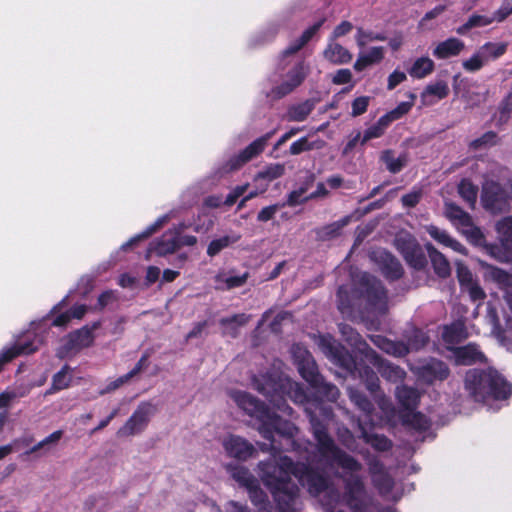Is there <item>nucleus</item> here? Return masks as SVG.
I'll return each instance as SVG.
<instances>
[{"mask_svg": "<svg viewBox=\"0 0 512 512\" xmlns=\"http://www.w3.org/2000/svg\"><path fill=\"white\" fill-rule=\"evenodd\" d=\"M261 479L278 502L280 512H296L293 507L297 486L292 475L312 494H318L327 487L326 478L304 464L293 466L286 456H274L268 463L260 465Z\"/></svg>", "mask_w": 512, "mask_h": 512, "instance_id": "nucleus-1", "label": "nucleus"}, {"mask_svg": "<svg viewBox=\"0 0 512 512\" xmlns=\"http://www.w3.org/2000/svg\"><path fill=\"white\" fill-rule=\"evenodd\" d=\"M465 388L478 402L506 399L512 391L511 386L494 370H470L466 374Z\"/></svg>", "mask_w": 512, "mask_h": 512, "instance_id": "nucleus-2", "label": "nucleus"}, {"mask_svg": "<svg viewBox=\"0 0 512 512\" xmlns=\"http://www.w3.org/2000/svg\"><path fill=\"white\" fill-rule=\"evenodd\" d=\"M231 397L240 408L263 422V426H265L264 433H270L271 429L289 437L294 436L296 433L297 429L293 424L282 421L278 415L264 408L263 405L249 394L242 391H234L231 393Z\"/></svg>", "mask_w": 512, "mask_h": 512, "instance_id": "nucleus-3", "label": "nucleus"}, {"mask_svg": "<svg viewBox=\"0 0 512 512\" xmlns=\"http://www.w3.org/2000/svg\"><path fill=\"white\" fill-rule=\"evenodd\" d=\"M500 246H487L484 249L493 258L500 262H512V216H507L495 225Z\"/></svg>", "mask_w": 512, "mask_h": 512, "instance_id": "nucleus-4", "label": "nucleus"}, {"mask_svg": "<svg viewBox=\"0 0 512 512\" xmlns=\"http://www.w3.org/2000/svg\"><path fill=\"white\" fill-rule=\"evenodd\" d=\"M315 436L318 440L319 450L322 457L331 463L346 469L350 472L359 470L360 465L350 456L337 450L327 433L322 429H315Z\"/></svg>", "mask_w": 512, "mask_h": 512, "instance_id": "nucleus-5", "label": "nucleus"}, {"mask_svg": "<svg viewBox=\"0 0 512 512\" xmlns=\"http://www.w3.org/2000/svg\"><path fill=\"white\" fill-rule=\"evenodd\" d=\"M155 411L156 408L153 404L142 402L125 424L117 431V436L122 438L140 434L147 427Z\"/></svg>", "mask_w": 512, "mask_h": 512, "instance_id": "nucleus-6", "label": "nucleus"}, {"mask_svg": "<svg viewBox=\"0 0 512 512\" xmlns=\"http://www.w3.org/2000/svg\"><path fill=\"white\" fill-rule=\"evenodd\" d=\"M481 201L483 206L492 213H502L510 209L507 191L492 180L483 183Z\"/></svg>", "mask_w": 512, "mask_h": 512, "instance_id": "nucleus-7", "label": "nucleus"}, {"mask_svg": "<svg viewBox=\"0 0 512 512\" xmlns=\"http://www.w3.org/2000/svg\"><path fill=\"white\" fill-rule=\"evenodd\" d=\"M232 477L240 484L245 486L250 494V497L252 501L256 505H263L261 508L262 512H270L265 504V495L264 493L258 488L257 481L254 479V477L249 473V471L244 467H235L232 472Z\"/></svg>", "mask_w": 512, "mask_h": 512, "instance_id": "nucleus-8", "label": "nucleus"}, {"mask_svg": "<svg viewBox=\"0 0 512 512\" xmlns=\"http://www.w3.org/2000/svg\"><path fill=\"white\" fill-rule=\"evenodd\" d=\"M271 133L262 136L255 141H253L249 146H247L243 151H241L238 155L231 158L226 166L228 171L237 170L242 167L245 163L249 162L256 156H258L266 147L268 140L271 137Z\"/></svg>", "mask_w": 512, "mask_h": 512, "instance_id": "nucleus-9", "label": "nucleus"}, {"mask_svg": "<svg viewBox=\"0 0 512 512\" xmlns=\"http://www.w3.org/2000/svg\"><path fill=\"white\" fill-rule=\"evenodd\" d=\"M97 326V324H94L92 328L83 327L71 333L68 337L65 354L78 352L84 348L90 347L94 342L93 330L96 329Z\"/></svg>", "mask_w": 512, "mask_h": 512, "instance_id": "nucleus-10", "label": "nucleus"}, {"mask_svg": "<svg viewBox=\"0 0 512 512\" xmlns=\"http://www.w3.org/2000/svg\"><path fill=\"white\" fill-rule=\"evenodd\" d=\"M225 451L232 457L246 460L252 456L254 448L243 438L230 435L223 440Z\"/></svg>", "mask_w": 512, "mask_h": 512, "instance_id": "nucleus-11", "label": "nucleus"}, {"mask_svg": "<svg viewBox=\"0 0 512 512\" xmlns=\"http://www.w3.org/2000/svg\"><path fill=\"white\" fill-rule=\"evenodd\" d=\"M419 377L426 383H433L436 380H444L449 374L447 366L438 360H431L418 367Z\"/></svg>", "mask_w": 512, "mask_h": 512, "instance_id": "nucleus-12", "label": "nucleus"}, {"mask_svg": "<svg viewBox=\"0 0 512 512\" xmlns=\"http://www.w3.org/2000/svg\"><path fill=\"white\" fill-rule=\"evenodd\" d=\"M454 226L461 232L472 244L477 246H483L485 244V238L477 226L474 225L471 217L468 213H465Z\"/></svg>", "mask_w": 512, "mask_h": 512, "instance_id": "nucleus-13", "label": "nucleus"}, {"mask_svg": "<svg viewBox=\"0 0 512 512\" xmlns=\"http://www.w3.org/2000/svg\"><path fill=\"white\" fill-rule=\"evenodd\" d=\"M323 58L334 65L347 64L352 60V54L344 46L330 39L323 50Z\"/></svg>", "mask_w": 512, "mask_h": 512, "instance_id": "nucleus-14", "label": "nucleus"}, {"mask_svg": "<svg viewBox=\"0 0 512 512\" xmlns=\"http://www.w3.org/2000/svg\"><path fill=\"white\" fill-rule=\"evenodd\" d=\"M463 49V41L452 37L437 43L432 54L438 59H447L459 55Z\"/></svg>", "mask_w": 512, "mask_h": 512, "instance_id": "nucleus-15", "label": "nucleus"}, {"mask_svg": "<svg viewBox=\"0 0 512 512\" xmlns=\"http://www.w3.org/2000/svg\"><path fill=\"white\" fill-rule=\"evenodd\" d=\"M449 93V87L444 81L431 83L421 94V102L424 106H430L445 98Z\"/></svg>", "mask_w": 512, "mask_h": 512, "instance_id": "nucleus-16", "label": "nucleus"}, {"mask_svg": "<svg viewBox=\"0 0 512 512\" xmlns=\"http://www.w3.org/2000/svg\"><path fill=\"white\" fill-rule=\"evenodd\" d=\"M178 248L179 243L177 241V237H167V235H164L157 242L150 244L149 248L147 249L145 258L149 260L153 253H155L157 256H166L168 254L174 253Z\"/></svg>", "mask_w": 512, "mask_h": 512, "instance_id": "nucleus-17", "label": "nucleus"}, {"mask_svg": "<svg viewBox=\"0 0 512 512\" xmlns=\"http://www.w3.org/2000/svg\"><path fill=\"white\" fill-rule=\"evenodd\" d=\"M384 58V48L380 46L371 47L366 51L358 54V57L353 65L356 71H363L368 66L379 63Z\"/></svg>", "mask_w": 512, "mask_h": 512, "instance_id": "nucleus-18", "label": "nucleus"}, {"mask_svg": "<svg viewBox=\"0 0 512 512\" xmlns=\"http://www.w3.org/2000/svg\"><path fill=\"white\" fill-rule=\"evenodd\" d=\"M308 66L304 62L298 63L287 75L282 86L280 93L286 94L292 91L295 87L299 86L308 73Z\"/></svg>", "mask_w": 512, "mask_h": 512, "instance_id": "nucleus-19", "label": "nucleus"}, {"mask_svg": "<svg viewBox=\"0 0 512 512\" xmlns=\"http://www.w3.org/2000/svg\"><path fill=\"white\" fill-rule=\"evenodd\" d=\"M452 352L456 364L459 365H469L483 358L482 353L478 351L477 347L471 344L455 348Z\"/></svg>", "mask_w": 512, "mask_h": 512, "instance_id": "nucleus-20", "label": "nucleus"}, {"mask_svg": "<svg viewBox=\"0 0 512 512\" xmlns=\"http://www.w3.org/2000/svg\"><path fill=\"white\" fill-rule=\"evenodd\" d=\"M467 336L468 334L461 322H456L450 326H446L442 333V337L444 342L447 344V348L452 351L455 349L453 348V345L463 341Z\"/></svg>", "mask_w": 512, "mask_h": 512, "instance_id": "nucleus-21", "label": "nucleus"}, {"mask_svg": "<svg viewBox=\"0 0 512 512\" xmlns=\"http://www.w3.org/2000/svg\"><path fill=\"white\" fill-rule=\"evenodd\" d=\"M325 146V141L320 138H313L310 135L301 137L290 146L289 153L298 155L311 150H319Z\"/></svg>", "mask_w": 512, "mask_h": 512, "instance_id": "nucleus-22", "label": "nucleus"}, {"mask_svg": "<svg viewBox=\"0 0 512 512\" xmlns=\"http://www.w3.org/2000/svg\"><path fill=\"white\" fill-rule=\"evenodd\" d=\"M146 363H147V357L146 356L141 357V359L137 362L135 367L130 372L109 382L107 384V386L100 393L105 394V393L113 392V391L117 390L118 388H120L121 386H123L124 384L128 383L135 375L140 373L146 367Z\"/></svg>", "mask_w": 512, "mask_h": 512, "instance_id": "nucleus-23", "label": "nucleus"}, {"mask_svg": "<svg viewBox=\"0 0 512 512\" xmlns=\"http://www.w3.org/2000/svg\"><path fill=\"white\" fill-rule=\"evenodd\" d=\"M364 497V488L358 478L351 479L347 484V503L354 512H358Z\"/></svg>", "mask_w": 512, "mask_h": 512, "instance_id": "nucleus-24", "label": "nucleus"}, {"mask_svg": "<svg viewBox=\"0 0 512 512\" xmlns=\"http://www.w3.org/2000/svg\"><path fill=\"white\" fill-rule=\"evenodd\" d=\"M426 231L440 244L450 247L454 251L465 253V248L458 241L451 238L446 231L441 230L434 225L427 226Z\"/></svg>", "mask_w": 512, "mask_h": 512, "instance_id": "nucleus-25", "label": "nucleus"}, {"mask_svg": "<svg viewBox=\"0 0 512 512\" xmlns=\"http://www.w3.org/2000/svg\"><path fill=\"white\" fill-rule=\"evenodd\" d=\"M169 220L168 215L159 217L152 225L147 227L142 233L132 237L126 243L121 246V249L127 251L133 246L137 245L140 241L147 239L157 230H159Z\"/></svg>", "mask_w": 512, "mask_h": 512, "instance_id": "nucleus-26", "label": "nucleus"}, {"mask_svg": "<svg viewBox=\"0 0 512 512\" xmlns=\"http://www.w3.org/2000/svg\"><path fill=\"white\" fill-rule=\"evenodd\" d=\"M371 340L378 346L381 350L385 351L388 354L394 356H404L409 352V348L399 342H393L389 339H386L382 336H373Z\"/></svg>", "mask_w": 512, "mask_h": 512, "instance_id": "nucleus-27", "label": "nucleus"}, {"mask_svg": "<svg viewBox=\"0 0 512 512\" xmlns=\"http://www.w3.org/2000/svg\"><path fill=\"white\" fill-rule=\"evenodd\" d=\"M248 321L249 317L244 314L221 319L220 324L223 334L232 338L237 337L239 328L244 326Z\"/></svg>", "mask_w": 512, "mask_h": 512, "instance_id": "nucleus-28", "label": "nucleus"}, {"mask_svg": "<svg viewBox=\"0 0 512 512\" xmlns=\"http://www.w3.org/2000/svg\"><path fill=\"white\" fill-rule=\"evenodd\" d=\"M372 479L375 486L382 495H387L393 485L391 478L384 471L383 467L375 464L371 467Z\"/></svg>", "mask_w": 512, "mask_h": 512, "instance_id": "nucleus-29", "label": "nucleus"}, {"mask_svg": "<svg viewBox=\"0 0 512 512\" xmlns=\"http://www.w3.org/2000/svg\"><path fill=\"white\" fill-rule=\"evenodd\" d=\"M426 249L429 253L435 272L440 277L448 276L450 273V265L445 257L430 244L426 245Z\"/></svg>", "mask_w": 512, "mask_h": 512, "instance_id": "nucleus-30", "label": "nucleus"}, {"mask_svg": "<svg viewBox=\"0 0 512 512\" xmlns=\"http://www.w3.org/2000/svg\"><path fill=\"white\" fill-rule=\"evenodd\" d=\"M434 62L429 57H420L414 61L409 74L413 78L421 79L431 74L434 70Z\"/></svg>", "mask_w": 512, "mask_h": 512, "instance_id": "nucleus-31", "label": "nucleus"}, {"mask_svg": "<svg viewBox=\"0 0 512 512\" xmlns=\"http://www.w3.org/2000/svg\"><path fill=\"white\" fill-rule=\"evenodd\" d=\"M374 365L377 367L378 372L381 375L391 381H397L403 378L404 372L397 366L380 360L378 357H374Z\"/></svg>", "mask_w": 512, "mask_h": 512, "instance_id": "nucleus-32", "label": "nucleus"}, {"mask_svg": "<svg viewBox=\"0 0 512 512\" xmlns=\"http://www.w3.org/2000/svg\"><path fill=\"white\" fill-rule=\"evenodd\" d=\"M396 395L401 405L407 410H413L419 399L418 392L406 386L397 387Z\"/></svg>", "mask_w": 512, "mask_h": 512, "instance_id": "nucleus-33", "label": "nucleus"}, {"mask_svg": "<svg viewBox=\"0 0 512 512\" xmlns=\"http://www.w3.org/2000/svg\"><path fill=\"white\" fill-rule=\"evenodd\" d=\"M323 21H319L313 26L306 29L299 39H297L294 43H292L286 50H284V55H291L300 50L319 30Z\"/></svg>", "mask_w": 512, "mask_h": 512, "instance_id": "nucleus-34", "label": "nucleus"}, {"mask_svg": "<svg viewBox=\"0 0 512 512\" xmlns=\"http://www.w3.org/2000/svg\"><path fill=\"white\" fill-rule=\"evenodd\" d=\"M387 127L388 124L380 117L374 125L367 128L363 133L361 132V145H365L370 140L381 137Z\"/></svg>", "mask_w": 512, "mask_h": 512, "instance_id": "nucleus-35", "label": "nucleus"}, {"mask_svg": "<svg viewBox=\"0 0 512 512\" xmlns=\"http://www.w3.org/2000/svg\"><path fill=\"white\" fill-rule=\"evenodd\" d=\"M284 174V166L282 164H272L268 166L265 170L259 172L255 178V182L265 181L264 183L269 184L274 179L281 177Z\"/></svg>", "mask_w": 512, "mask_h": 512, "instance_id": "nucleus-36", "label": "nucleus"}, {"mask_svg": "<svg viewBox=\"0 0 512 512\" xmlns=\"http://www.w3.org/2000/svg\"><path fill=\"white\" fill-rule=\"evenodd\" d=\"M494 18H490L483 15H472L466 23H464L462 26L458 27L456 32L458 34L464 35L466 34L470 29L475 27H483L491 24L493 22Z\"/></svg>", "mask_w": 512, "mask_h": 512, "instance_id": "nucleus-37", "label": "nucleus"}, {"mask_svg": "<svg viewBox=\"0 0 512 512\" xmlns=\"http://www.w3.org/2000/svg\"><path fill=\"white\" fill-rule=\"evenodd\" d=\"M381 159L386 164L387 169L392 173L399 172L407 163V157L405 155L395 157L391 151H385Z\"/></svg>", "mask_w": 512, "mask_h": 512, "instance_id": "nucleus-38", "label": "nucleus"}, {"mask_svg": "<svg viewBox=\"0 0 512 512\" xmlns=\"http://www.w3.org/2000/svg\"><path fill=\"white\" fill-rule=\"evenodd\" d=\"M380 256L385 262L383 272L390 278H398L401 276V266L399 262L389 253L380 252Z\"/></svg>", "mask_w": 512, "mask_h": 512, "instance_id": "nucleus-39", "label": "nucleus"}, {"mask_svg": "<svg viewBox=\"0 0 512 512\" xmlns=\"http://www.w3.org/2000/svg\"><path fill=\"white\" fill-rule=\"evenodd\" d=\"M71 379L72 375L70 373V368L68 366H64L58 373L54 375L52 388L47 393L67 388L71 382Z\"/></svg>", "mask_w": 512, "mask_h": 512, "instance_id": "nucleus-40", "label": "nucleus"}, {"mask_svg": "<svg viewBox=\"0 0 512 512\" xmlns=\"http://www.w3.org/2000/svg\"><path fill=\"white\" fill-rule=\"evenodd\" d=\"M506 51V44L504 43H487L483 45L479 52L482 54L485 62L490 59H495L504 54Z\"/></svg>", "mask_w": 512, "mask_h": 512, "instance_id": "nucleus-41", "label": "nucleus"}, {"mask_svg": "<svg viewBox=\"0 0 512 512\" xmlns=\"http://www.w3.org/2000/svg\"><path fill=\"white\" fill-rule=\"evenodd\" d=\"M62 435L63 433L61 430L54 431L53 433L45 437L42 441L34 445L29 452L34 453L39 450L49 451L51 448L57 445V443L62 438Z\"/></svg>", "mask_w": 512, "mask_h": 512, "instance_id": "nucleus-42", "label": "nucleus"}, {"mask_svg": "<svg viewBox=\"0 0 512 512\" xmlns=\"http://www.w3.org/2000/svg\"><path fill=\"white\" fill-rule=\"evenodd\" d=\"M238 240V237L233 236H223L218 239L212 240L207 248V254L211 257L217 255L222 251L224 248L228 247L230 244L236 242Z\"/></svg>", "mask_w": 512, "mask_h": 512, "instance_id": "nucleus-43", "label": "nucleus"}, {"mask_svg": "<svg viewBox=\"0 0 512 512\" xmlns=\"http://www.w3.org/2000/svg\"><path fill=\"white\" fill-rule=\"evenodd\" d=\"M459 194L470 205H474L477 199L478 189L469 180H462L458 187Z\"/></svg>", "mask_w": 512, "mask_h": 512, "instance_id": "nucleus-44", "label": "nucleus"}, {"mask_svg": "<svg viewBox=\"0 0 512 512\" xmlns=\"http://www.w3.org/2000/svg\"><path fill=\"white\" fill-rule=\"evenodd\" d=\"M313 104L311 102H305L300 105L292 107L288 112V119L290 121H303L311 113Z\"/></svg>", "mask_w": 512, "mask_h": 512, "instance_id": "nucleus-45", "label": "nucleus"}, {"mask_svg": "<svg viewBox=\"0 0 512 512\" xmlns=\"http://www.w3.org/2000/svg\"><path fill=\"white\" fill-rule=\"evenodd\" d=\"M413 106L412 102H401L395 109L386 113L382 116L383 120L388 124V126L395 120L401 118L403 115L408 113Z\"/></svg>", "mask_w": 512, "mask_h": 512, "instance_id": "nucleus-46", "label": "nucleus"}, {"mask_svg": "<svg viewBox=\"0 0 512 512\" xmlns=\"http://www.w3.org/2000/svg\"><path fill=\"white\" fill-rule=\"evenodd\" d=\"M406 260L415 268H422L425 264V257L420 248L413 247L411 250H403Z\"/></svg>", "mask_w": 512, "mask_h": 512, "instance_id": "nucleus-47", "label": "nucleus"}, {"mask_svg": "<svg viewBox=\"0 0 512 512\" xmlns=\"http://www.w3.org/2000/svg\"><path fill=\"white\" fill-rule=\"evenodd\" d=\"M356 43L359 47L363 48L367 44L378 41V40H384V37L380 34H375L372 32L364 31L363 29L359 28L357 29V33L355 36Z\"/></svg>", "mask_w": 512, "mask_h": 512, "instance_id": "nucleus-48", "label": "nucleus"}, {"mask_svg": "<svg viewBox=\"0 0 512 512\" xmlns=\"http://www.w3.org/2000/svg\"><path fill=\"white\" fill-rule=\"evenodd\" d=\"M367 281V293L368 296H374L379 301L383 300L385 298V292L383 290V287L379 281H377L375 278L370 276H365Z\"/></svg>", "mask_w": 512, "mask_h": 512, "instance_id": "nucleus-49", "label": "nucleus"}, {"mask_svg": "<svg viewBox=\"0 0 512 512\" xmlns=\"http://www.w3.org/2000/svg\"><path fill=\"white\" fill-rule=\"evenodd\" d=\"M485 60L479 50L473 54L469 59L462 62V66L466 71L475 72L480 70L485 64Z\"/></svg>", "mask_w": 512, "mask_h": 512, "instance_id": "nucleus-50", "label": "nucleus"}, {"mask_svg": "<svg viewBox=\"0 0 512 512\" xmlns=\"http://www.w3.org/2000/svg\"><path fill=\"white\" fill-rule=\"evenodd\" d=\"M446 8H447L446 5L441 4V5L435 6L433 9L427 11L418 23L419 28H421V29L428 28V23L431 20L440 16L442 13H444Z\"/></svg>", "mask_w": 512, "mask_h": 512, "instance_id": "nucleus-51", "label": "nucleus"}, {"mask_svg": "<svg viewBox=\"0 0 512 512\" xmlns=\"http://www.w3.org/2000/svg\"><path fill=\"white\" fill-rule=\"evenodd\" d=\"M370 102V97L368 96H360L353 100L352 102V111L351 115L353 117H357L366 112L367 107Z\"/></svg>", "mask_w": 512, "mask_h": 512, "instance_id": "nucleus-52", "label": "nucleus"}, {"mask_svg": "<svg viewBox=\"0 0 512 512\" xmlns=\"http://www.w3.org/2000/svg\"><path fill=\"white\" fill-rule=\"evenodd\" d=\"M456 272H457L458 280L462 286V289L469 286L470 283H474L471 272L463 264H461V263L456 264Z\"/></svg>", "mask_w": 512, "mask_h": 512, "instance_id": "nucleus-53", "label": "nucleus"}, {"mask_svg": "<svg viewBox=\"0 0 512 512\" xmlns=\"http://www.w3.org/2000/svg\"><path fill=\"white\" fill-rule=\"evenodd\" d=\"M306 366H307V368H305L304 366L299 368L302 376L308 382L312 383L313 385L318 384L316 368H315V365H314L313 361H310L309 359H307L306 360Z\"/></svg>", "mask_w": 512, "mask_h": 512, "instance_id": "nucleus-54", "label": "nucleus"}, {"mask_svg": "<svg viewBox=\"0 0 512 512\" xmlns=\"http://www.w3.org/2000/svg\"><path fill=\"white\" fill-rule=\"evenodd\" d=\"M465 213L466 212H464L460 207L452 203L445 204V216L452 222L453 225L459 221Z\"/></svg>", "mask_w": 512, "mask_h": 512, "instance_id": "nucleus-55", "label": "nucleus"}, {"mask_svg": "<svg viewBox=\"0 0 512 512\" xmlns=\"http://www.w3.org/2000/svg\"><path fill=\"white\" fill-rule=\"evenodd\" d=\"M353 75L349 69H339L332 76L331 81L336 85H343L352 81Z\"/></svg>", "mask_w": 512, "mask_h": 512, "instance_id": "nucleus-56", "label": "nucleus"}, {"mask_svg": "<svg viewBox=\"0 0 512 512\" xmlns=\"http://www.w3.org/2000/svg\"><path fill=\"white\" fill-rule=\"evenodd\" d=\"M306 191V187H301L297 190L292 191L288 197V205L296 206L309 200L310 198H308V196L305 195Z\"/></svg>", "mask_w": 512, "mask_h": 512, "instance_id": "nucleus-57", "label": "nucleus"}, {"mask_svg": "<svg viewBox=\"0 0 512 512\" xmlns=\"http://www.w3.org/2000/svg\"><path fill=\"white\" fill-rule=\"evenodd\" d=\"M490 276L500 285L510 286L512 284V277L501 269L491 268Z\"/></svg>", "mask_w": 512, "mask_h": 512, "instance_id": "nucleus-58", "label": "nucleus"}, {"mask_svg": "<svg viewBox=\"0 0 512 512\" xmlns=\"http://www.w3.org/2000/svg\"><path fill=\"white\" fill-rule=\"evenodd\" d=\"M427 336L422 331H415L413 337L410 339L409 346L410 350H418L427 343Z\"/></svg>", "mask_w": 512, "mask_h": 512, "instance_id": "nucleus-59", "label": "nucleus"}, {"mask_svg": "<svg viewBox=\"0 0 512 512\" xmlns=\"http://www.w3.org/2000/svg\"><path fill=\"white\" fill-rule=\"evenodd\" d=\"M281 206L275 204L270 205L267 207H264L257 215V219L260 222H266L269 221L274 217V215L277 213V211L280 209Z\"/></svg>", "mask_w": 512, "mask_h": 512, "instance_id": "nucleus-60", "label": "nucleus"}, {"mask_svg": "<svg viewBox=\"0 0 512 512\" xmlns=\"http://www.w3.org/2000/svg\"><path fill=\"white\" fill-rule=\"evenodd\" d=\"M247 188H248V184H244V185L235 187L227 195L224 203L229 206L233 205L236 202V200L246 192Z\"/></svg>", "mask_w": 512, "mask_h": 512, "instance_id": "nucleus-61", "label": "nucleus"}, {"mask_svg": "<svg viewBox=\"0 0 512 512\" xmlns=\"http://www.w3.org/2000/svg\"><path fill=\"white\" fill-rule=\"evenodd\" d=\"M512 14V0H503L501 7L495 13L497 21H503L506 17Z\"/></svg>", "mask_w": 512, "mask_h": 512, "instance_id": "nucleus-62", "label": "nucleus"}, {"mask_svg": "<svg viewBox=\"0 0 512 512\" xmlns=\"http://www.w3.org/2000/svg\"><path fill=\"white\" fill-rule=\"evenodd\" d=\"M405 80H406V74L404 72H402V71L395 70L388 77V85H387V87H388L389 90H392L397 85H399L400 83H402Z\"/></svg>", "mask_w": 512, "mask_h": 512, "instance_id": "nucleus-63", "label": "nucleus"}, {"mask_svg": "<svg viewBox=\"0 0 512 512\" xmlns=\"http://www.w3.org/2000/svg\"><path fill=\"white\" fill-rule=\"evenodd\" d=\"M422 193L420 190H413L402 197V203L406 207L415 206L421 199Z\"/></svg>", "mask_w": 512, "mask_h": 512, "instance_id": "nucleus-64", "label": "nucleus"}]
</instances>
